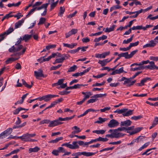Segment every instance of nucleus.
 Masks as SVG:
<instances>
[{
  "label": "nucleus",
  "mask_w": 158,
  "mask_h": 158,
  "mask_svg": "<svg viewBox=\"0 0 158 158\" xmlns=\"http://www.w3.org/2000/svg\"><path fill=\"white\" fill-rule=\"evenodd\" d=\"M20 50H9L10 52H12L13 54L11 55V56H15L17 58L10 57L7 60L5 63L6 64L11 63L12 62L17 60L19 58V56L22 54H23L25 52L26 50H22V52H20Z\"/></svg>",
  "instance_id": "nucleus-1"
},
{
  "label": "nucleus",
  "mask_w": 158,
  "mask_h": 158,
  "mask_svg": "<svg viewBox=\"0 0 158 158\" xmlns=\"http://www.w3.org/2000/svg\"><path fill=\"white\" fill-rule=\"evenodd\" d=\"M133 110H128V108H123L121 110L117 109L114 111V113L122 114L124 117L129 116L133 114Z\"/></svg>",
  "instance_id": "nucleus-2"
},
{
  "label": "nucleus",
  "mask_w": 158,
  "mask_h": 158,
  "mask_svg": "<svg viewBox=\"0 0 158 158\" xmlns=\"http://www.w3.org/2000/svg\"><path fill=\"white\" fill-rule=\"evenodd\" d=\"M137 52V50H135L132 51L130 54H129L128 52L122 53L118 55L120 57H124L125 58L129 59L131 58Z\"/></svg>",
  "instance_id": "nucleus-3"
},
{
  "label": "nucleus",
  "mask_w": 158,
  "mask_h": 158,
  "mask_svg": "<svg viewBox=\"0 0 158 158\" xmlns=\"http://www.w3.org/2000/svg\"><path fill=\"white\" fill-rule=\"evenodd\" d=\"M77 142H73L72 144H70V142L68 143H64L62 144V146H65L66 147L72 149H78L79 148V146L77 144Z\"/></svg>",
  "instance_id": "nucleus-4"
},
{
  "label": "nucleus",
  "mask_w": 158,
  "mask_h": 158,
  "mask_svg": "<svg viewBox=\"0 0 158 158\" xmlns=\"http://www.w3.org/2000/svg\"><path fill=\"white\" fill-rule=\"evenodd\" d=\"M82 94L84 95V98L83 99L77 103V105H81L87 99L89 98L90 96L92 95V93L90 92H82Z\"/></svg>",
  "instance_id": "nucleus-5"
},
{
  "label": "nucleus",
  "mask_w": 158,
  "mask_h": 158,
  "mask_svg": "<svg viewBox=\"0 0 158 158\" xmlns=\"http://www.w3.org/2000/svg\"><path fill=\"white\" fill-rule=\"evenodd\" d=\"M63 122H60L59 118L53 121L50 120V122L48 125L49 127H54L59 125H61L63 123Z\"/></svg>",
  "instance_id": "nucleus-6"
},
{
  "label": "nucleus",
  "mask_w": 158,
  "mask_h": 158,
  "mask_svg": "<svg viewBox=\"0 0 158 158\" xmlns=\"http://www.w3.org/2000/svg\"><path fill=\"white\" fill-rule=\"evenodd\" d=\"M34 75L37 79L39 77H46L47 76L46 75H44L43 73V71L41 69H39L38 71L34 72Z\"/></svg>",
  "instance_id": "nucleus-7"
},
{
  "label": "nucleus",
  "mask_w": 158,
  "mask_h": 158,
  "mask_svg": "<svg viewBox=\"0 0 158 158\" xmlns=\"http://www.w3.org/2000/svg\"><path fill=\"white\" fill-rule=\"evenodd\" d=\"M119 124L117 120L114 119H112L110 121L108 124V126L110 128H113L118 126Z\"/></svg>",
  "instance_id": "nucleus-8"
},
{
  "label": "nucleus",
  "mask_w": 158,
  "mask_h": 158,
  "mask_svg": "<svg viewBox=\"0 0 158 158\" xmlns=\"http://www.w3.org/2000/svg\"><path fill=\"white\" fill-rule=\"evenodd\" d=\"M149 63L150 65L145 66V68H147L150 70H153L154 69L158 70V66H156L155 64V63L154 61H150Z\"/></svg>",
  "instance_id": "nucleus-9"
},
{
  "label": "nucleus",
  "mask_w": 158,
  "mask_h": 158,
  "mask_svg": "<svg viewBox=\"0 0 158 158\" xmlns=\"http://www.w3.org/2000/svg\"><path fill=\"white\" fill-rule=\"evenodd\" d=\"M48 5V4H44L42 5L38 8V10H40L44 8V10L43 12L41 14L42 16H45L46 15L47 12V8Z\"/></svg>",
  "instance_id": "nucleus-10"
},
{
  "label": "nucleus",
  "mask_w": 158,
  "mask_h": 158,
  "mask_svg": "<svg viewBox=\"0 0 158 158\" xmlns=\"http://www.w3.org/2000/svg\"><path fill=\"white\" fill-rule=\"evenodd\" d=\"M156 44L157 42H155L154 40H152L148 44L144 45L143 47V48H144L147 47H154L156 45Z\"/></svg>",
  "instance_id": "nucleus-11"
},
{
  "label": "nucleus",
  "mask_w": 158,
  "mask_h": 158,
  "mask_svg": "<svg viewBox=\"0 0 158 158\" xmlns=\"http://www.w3.org/2000/svg\"><path fill=\"white\" fill-rule=\"evenodd\" d=\"M132 123V122L129 120L121 121L120 123V126L121 127L124 126L125 127H127L130 126Z\"/></svg>",
  "instance_id": "nucleus-12"
},
{
  "label": "nucleus",
  "mask_w": 158,
  "mask_h": 158,
  "mask_svg": "<svg viewBox=\"0 0 158 158\" xmlns=\"http://www.w3.org/2000/svg\"><path fill=\"white\" fill-rule=\"evenodd\" d=\"M52 98V94H48L39 98V100L40 101L44 100L45 101L47 102L49 101Z\"/></svg>",
  "instance_id": "nucleus-13"
},
{
  "label": "nucleus",
  "mask_w": 158,
  "mask_h": 158,
  "mask_svg": "<svg viewBox=\"0 0 158 158\" xmlns=\"http://www.w3.org/2000/svg\"><path fill=\"white\" fill-rule=\"evenodd\" d=\"M98 152V151L94 153L91 152H83L82 155L86 156H90L95 155V154L97 153Z\"/></svg>",
  "instance_id": "nucleus-14"
},
{
  "label": "nucleus",
  "mask_w": 158,
  "mask_h": 158,
  "mask_svg": "<svg viewBox=\"0 0 158 158\" xmlns=\"http://www.w3.org/2000/svg\"><path fill=\"white\" fill-rule=\"evenodd\" d=\"M29 139L28 133H27L22 135V141H23L29 142Z\"/></svg>",
  "instance_id": "nucleus-15"
},
{
  "label": "nucleus",
  "mask_w": 158,
  "mask_h": 158,
  "mask_svg": "<svg viewBox=\"0 0 158 158\" xmlns=\"http://www.w3.org/2000/svg\"><path fill=\"white\" fill-rule=\"evenodd\" d=\"M63 45L64 47H66L70 48H73L75 46H76L77 45L76 43H72L71 44H68L63 43Z\"/></svg>",
  "instance_id": "nucleus-16"
},
{
  "label": "nucleus",
  "mask_w": 158,
  "mask_h": 158,
  "mask_svg": "<svg viewBox=\"0 0 158 158\" xmlns=\"http://www.w3.org/2000/svg\"><path fill=\"white\" fill-rule=\"evenodd\" d=\"M32 37V35H29L28 34L25 35L23 37L22 40H24L25 42H27Z\"/></svg>",
  "instance_id": "nucleus-17"
},
{
  "label": "nucleus",
  "mask_w": 158,
  "mask_h": 158,
  "mask_svg": "<svg viewBox=\"0 0 158 158\" xmlns=\"http://www.w3.org/2000/svg\"><path fill=\"white\" fill-rule=\"evenodd\" d=\"M22 81L23 85H24L26 87L29 89L31 88L33 85V81H31V85H28L24 79H22Z\"/></svg>",
  "instance_id": "nucleus-18"
},
{
  "label": "nucleus",
  "mask_w": 158,
  "mask_h": 158,
  "mask_svg": "<svg viewBox=\"0 0 158 158\" xmlns=\"http://www.w3.org/2000/svg\"><path fill=\"white\" fill-rule=\"evenodd\" d=\"M40 150V148L36 146L33 148H30L29 149V153L32 152H37Z\"/></svg>",
  "instance_id": "nucleus-19"
},
{
  "label": "nucleus",
  "mask_w": 158,
  "mask_h": 158,
  "mask_svg": "<svg viewBox=\"0 0 158 158\" xmlns=\"http://www.w3.org/2000/svg\"><path fill=\"white\" fill-rule=\"evenodd\" d=\"M63 138L62 137H60L56 138L55 139L52 140L48 142L50 143H56L60 140H62Z\"/></svg>",
  "instance_id": "nucleus-20"
},
{
  "label": "nucleus",
  "mask_w": 158,
  "mask_h": 158,
  "mask_svg": "<svg viewBox=\"0 0 158 158\" xmlns=\"http://www.w3.org/2000/svg\"><path fill=\"white\" fill-rule=\"evenodd\" d=\"M98 120L95 121L94 122L95 123L102 124L103 123L105 122L107 119L106 118H102L101 117H99Z\"/></svg>",
  "instance_id": "nucleus-21"
},
{
  "label": "nucleus",
  "mask_w": 158,
  "mask_h": 158,
  "mask_svg": "<svg viewBox=\"0 0 158 158\" xmlns=\"http://www.w3.org/2000/svg\"><path fill=\"white\" fill-rule=\"evenodd\" d=\"M65 59V58L64 56H63L61 58L56 59L53 63V64H54L55 63H62Z\"/></svg>",
  "instance_id": "nucleus-22"
},
{
  "label": "nucleus",
  "mask_w": 158,
  "mask_h": 158,
  "mask_svg": "<svg viewBox=\"0 0 158 158\" xmlns=\"http://www.w3.org/2000/svg\"><path fill=\"white\" fill-rule=\"evenodd\" d=\"M23 22L24 20H23L19 21L15 23V29H16L20 27Z\"/></svg>",
  "instance_id": "nucleus-23"
},
{
  "label": "nucleus",
  "mask_w": 158,
  "mask_h": 158,
  "mask_svg": "<svg viewBox=\"0 0 158 158\" xmlns=\"http://www.w3.org/2000/svg\"><path fill=\"white\" fill-rule=\"evenodd\" d=\"M116 25H113L111 27L109 28H106L105 30V32H109L114 30Z\"/></svg>",
  "instance_id": "nucleus-24"
},
{
  "label": "nucleus",
  "mask_w": 158,
  "mask_h": 158,
  "mask_svg": "<svg viewBox=\"0 0 158 158\" xmlns=\"http://www.w3.org/2000/svg\"><path fill=\"white\" fill-rule=\"evenodd\" d=\"M106 94H95L91 97L94 98H102L103 97H106Z\"/></svg>",
  "instance_id": "nucleus-25"
},
{
  "label": "nucleus",
  "mask_w": 158,
  "mask_h": 158,
  "mask_svg": "<svg viewBox=\"0 0 158 158\" xmlns=\"http://www.w3.org/2000/svg\"><path fill=\"white\" fill-rule=\"evenodd\" d=\"M142 128L139 127L136 128L134 129V131H131L130 135H133L134 134H135L139 132L142 129Z\"/></svg>",
  "instance_id": "nucleus-26"
},
{
  "label": "nucleus",
  "mask_w": 158,
  "mask_h": 158,
  "mask_svg": "<svg viewBox=\"0 0 158 158\" xmlns=\"http://www.w3.org/2000/svg\"><path fill=\"white\" fill-rule=\"evenodd\" d=\"M134 126H131L130 127H125V131H127V133H128L130 134H130H131V132H130V131H131L134 129Z\"/></svg>",
  "instance_id": "nucleus-27"
},
{
  "label": "nucleus",
  "mask_w": 158,
  "mask_h": 158,
  "mask_svg": "<svg viewBox=\"0 0 158 158\" xmlns=\"http://www.w3.org/2000/svg\"><path fill=\"white\" fill-rule=\"evenodd\" d=\"M65 11V8L64 7L61 6L60 8L59 13L58 14V16L60 17L62 16L63 14H64Z\"/></svg>",
  "instance_id": "nucleus-28"
},
{
  "label": "nucleus",
  "mask_w": 158,
  "mask_h": 158,
  "mask_svg": "<svg viewBox=\"0 0 158 158\" xmlns=\"http://www.w3.org/2000/svg\"><path fill=\"white\" fill-rule=\"evenodd\" d=\"M73 142H77V144L78 145L77 143L79 144V145L80 146H82L83 147H85L86 146H88V144H86V143H87V142H85V143H84V142L83 141L80 140L78 141H73Z\"/></svg>",
  "instance_id": "nucleus-29"
},
{
  "label": "nucleus",
  "mask_w": 158,
  "mask_h": 158,
  "mask_svg": "<svg viewBox=\"0 0 158 158\" xmlns=\"http://www.w3.org/2000/svg\"><path fill=\"white\" fill-rule=\"evenodd\" d=\"M106 131L104 130H96L93 131V133H96L97 134H103L105 133Z\"/></svg>",
  "instance_id": "nucleus-30"
},
{
  "label": "nucleus",
  "mask_w": 158,
  "mask_h": 158,
  "mask_svg": "<svg viewBox=\"0 0 158 158\" xmlns=\"http://www.w3.org/2000/svg\"><path fill=\"white\" fill-rule=\"evenodd\" d=\"M77 69V67L76 65H74L73 66L70 67L68 71V72H71L74 71Z\"/></svg>",
  "instance_id": "nucleus-31"
},
{
  "label": "nucleus",
  "mask_w": 158,
  "mask_h": 158,
  "mask_svg": "<svg viewBox=\"0 0 158 158\" xmlns=\"http://www.w3.org/2000/svg\"><path fill=\"white\" fill-rule=\"evenodd\" d=\"M21 3V2H19L18 3H9L7 6L8 7H10L12 6H15V7H17Z\"/></svg>",
  "instance_id": "nucleus-32"
},
{
  "label": "nucleus",
  "mask_w": 158,
  "mask_h": 158,
  "mask_svg": "<svg viewBox=\"0 0 158 158\" xmlns=\"http://www.w3.org/2000/svg\"><path fill=\"white\" fill-rule=\"evenodd\" d=\"M42 2H41L39 1L36 2L35 3V4L34 5H33L32 7L34 8H36V10H38V8H39L40 6L38 7H37V6L40 5L42 4Z\"/></svg>",
  "instance_id": "nucleus-33"
},
{
  "label": "nucleus",
  "mask_w": 158,
  "mask_h": 158,
  "mask_svg": "<svg viewBox=\"0 0 158 158\" xmlns=\"http://www.w3.org/2000/svg\"><path fill=\"white\" fill-rule=\"evenodd\" d=\"M82 155V152H77L73 153L72 154L73 156H75L76 158H78L79 156Z\"/></svg>",
  "instance_id": "nucleus-34"
},
{
  "label": "nucleus",
  "mask_w": 158,
  "mask_h": 158,
  "mask_svg": "<svg viewBox=\"0 0 158 158\" xmlns=\"http://www.w3.org/2000/svg\"><path fill=\"white\" fill-rule=\"evenodd\" d=\"M85 85H87L79 84L75 85H74L73 86V89H79L81 88V86H84Z\"/></svg>",
  "instance_id": "nucleus-35"
},
{
  "label": "nucleus",
  "mask_w": 158,
  "mask_h": 158,
  "mask_svg": "<svg viewBox=\"0 0 158 158\" xmlns=\"http://www.w3.org/2000/svg\"><path fill=\"white\" fill-rule=\"evenodd\" d=\"M151 78L149 77H147L146 78L143 79L141 81V84H142V85H143L144 84V83L146 82L148 80H151Z\"/></svg>",
  "instance_id": "nucleus-36"
},
{
  "label": "nucleus",
  "mask_w": 158,
  "mask_h": 158,
  "mask_svg": "<svg viewBox=\"0 0 158 158\" xmlns=\"http://www.w3.org/2000/svg\"><path fill=\"white\" fill-rule=\"evenodd\" d=\"M58 0L57 1L55 2L52 3V4L50 6V10H52L57 5V3L58 2Z\"/></svg>",
  "instance_id": "nucleus-37"
},
{
  "label": "nucleus",
  "mask_w": 158,
  "mask_h": 158,
  "mask_svg": "<svg viewBox=\"0 0 158 158\" xmlns=\"http://www.w3.org/2000/svg\"><path fill=\"white\" fill-rule=\"evenodd\" d=\"M46 19L44 18L41 17L40 19L39 22L38 23V25L43 24L45 22Z\"/></svg>",
  "instance_id": "nucleus-38"
},
{
  "label": "nucleus",
  "mask_w": 158,
  "mask_h": 158,
  "mask_svg": "<svg viewBox=\"0 0 158 158\" xmlns=\"http://www.w3.org/2000/svg\"><path fill=\"white\" fill-rule=\"evenodd\" d=\"M36 8H33V9H31L30 11L28 13V14L26 15V17L27 18L29 17L36 10Z\"/></svg>",
  "instance_id": "nucleus-39"
},
{
  "label": "nucleus",
  "mask_w": 158,
  "mask_h": 158,
  "mask_svg": "<svg viewBox=\"0 0 158 158\" xmlns=\"http://www.w3.org/2000/svg\"><path fill=\"white\" fill-rule=\"evenodd\" d=\"M50 122V120L49 119H44L41 121H40V124H43L44 123L45 124H49V123Z\"/></svg>",
  "instance_id": "nucleus-40"
},
{
  "label": "nucleus",
  "mask_w": 158,
  "mask_h": 158,
  "mask_svg": "<svg viewBox=\"0 0 158 158\" xmlns=\"http://www.w3.org/2000/svg\"><path fill=\"white\" fill-rule=\"evenodd\" d=\"M114 147H113L110 148H103L100 151V152H102L105 151H108L110 150H112L114 148Z\"/></svg>",
  "instance_id": "nucleus-41"
},
{
  "label": "nucleus",
  "mask_w": 158,
  "mask_h": 158,
  "mask_svg": "<svg viewBox=\"0 0 158 158\" xmlns=\"http://www.w3.org/2000/svg\"><path fill=\"white\" fill-rule=\"evenodd\" d=\"M13 129L12 128H9L5 130L4 132L6 133V134L9 135L11 134L12 132Z\"/></svg>",
  "instance_id": "nucleus-42"
},
{
  "label": "nucleus",
  "mask_w": 158,
  "mask_h": 158,
  "mask_svg": "<svg viewBox=\"0 0 158 158\" xmlns=\"http://www.w3.org/2000/svg\"><path fill=\"white\" fill-rule=\"evenodd\" d=\"M14 31V29L13 28L10 27L9 28L8 30L6 31L4 33H6V34L8 35Z\"/></svg>",
  "instance_id": "nucleus-43"
},
{
  "label": "nucleus",
  "mask_w": 158,
  "mask_h": 158,
  "mask_svg": "<svg viewBox=\"0 0 158 158\" xmlns=\"http://www.w3.org/2000/svg\"><path fill=\"white\" fill-rule=\"evenodd\" d=\"M98 100V99L96 98L90 99L87 101V104H88L90 103H93L97 101Z\"/></svg>",
  "instance_id": "nucleus-44"
},
{
  "label": "nucleus",
  "mask_w": 158,
  "mask_h": 158,
  "mask_svg": "<svg viewBox=\"0 0 158 158\" xmlns=\"http://www.w3.org/2000/svg\"><path fill=\"white\" fill-rule=\"evenodd\" d=\"M56 45H55V44L49 45L46 46V49H53V48H55L56 47Z\"/></svg>",
  "instance_id": "nucleus-45"
},
{
  "label": "nucleus",
  "mask_w": 158,
  "mask_h": 158,
  "mask_svg": "<svg viewBox=\"0 0 158 158\" xmlns=\"http://www.w3.org/2000/svg\"><path fill=\"white\" fill-rule=\"evenodd\" d=\"M133 36L134 35H132L131 36L129 39H127V40H124L123 41V43L127 44L131 42L132 40Z\"/></svg>",
  "instance_id": "nucleus-46"
},
{
  "label": "nucleus",
  "mask_w": 158,
  "mask_h": 158,
  "mask_svg": "<svg viewBox=\"0 0 158 158\" xmlns=\"http://www.w3.org/2000/svg\"><path fill=\"white\" fill-rule=\"evenodd\" d=\"M142 118V116L140 115H139L138 116H133L131 117V119L134 120H137L141 119Z\"/></svg>",
  "instance_id": "nucleus-47"
},
{
  "label": "nucleus",
  "mask_w": 158,
  "mask_h": 158,
  "mask_svg": "<svg viewBox=\"0 0 158 158\" xmlns=\"http://www.w3.org/2000/svg\"><path fill=\"white\" fill-rule=\"evenodd\" d=\"M117 74H119L124 72L123 67H122L118 69L115 70Z\"/></svg>",
  "instance_id": "nucleus-48"
},
{
  "label": "nucleus",
  "mask_w": 158,
  "mask_h": 158,
  "mask_svg": "<svg viewBox=\"0 0 158 158\" xmlns=\"http://www.w3.org/2000/svg\"><path fill=\"white\" fill-rule=\"evenodd\" d=\"M6 35V33L4 32L0 35V42L5 39Z\"/></svg>",
  "instance_id": "nucleus-49"
},
{
  "label": "nucleus",
  "mask_w": 158,
  "mask_h": 158,
  "mask_svg": "<svg viewBox=\"0 0 158 158\" xmlns=\"http://www.w3.org/2000/svg\"><path fill=\"white\" fill-rule=\"evenodd\" d=\"M16 46L17 48V49H26L28 48H27L23 47L22 45L20 44Z\"/></svg>",
  "instance_id": "nucleus-50"
},
{
  "label": "nucleus",
  "mask_w": 158,
  "mask_h": 158,
  "mask_svg": "<svg viewBox=\"0 0 158 158\" xmlns=\"http://www.w3.org/2000/svg\"><path fill=\"white\" fill-rule=\"evenodd\" d=\"M105 81H103V82H102L101 83H96L95 84H94L92 85V86L94 87V86H100L102 85H104L105 83Z\"/></svg>",
  "instance_id": "nucleus-51"
},
{
  "label": "nucleus",
  "mask_w": 158,
  "mask_h": 158,
  "mask_svg": "<svg viewBox=\"0 0 158 158\" xmlns=\"http://www.w3.org/2000/svg\"><path fill=\"white\" fill-rule=\"evenodd\" d=\"M70 120V119L69 117H67L64 118H62L61 117L59 118V120L60 121V122L62 121H68Z\"/></svg>",
  "instance_id": "nucleus-52"
},
{
  "label": "nucleus",
  "mask_w": 158,
  "mask_h": 158,
  "mask_svg": "<svg viewBox=\"0 0 158 158\" xmlns=\"http://www.w3.org/2000/svg\"><path fill=\"white\" fill-rule=\"evenodd\" d=\"M106 74V73H102L98 75L97 76L93 75V77L94 78H99L104 76Z\"/></svg>",
  "instance_id": "nucleus-53"
},
{
  "label": "nucleus",
  "mask_w": 158,
  "mask_h": 158,
  "mask_svg": "<svg viewBox=\"0 0 158 158\" xmlns=\"http://www.w3.org/2000/svg\"><path fill=\"white\" fill-rule=\"evenodd\" d=\"M70 92V91H67L66 90L65 91H61L59 92V94L62 95H67L69 94Z\"/></svg>",
  "instance_id": "nucleus-54"
},
{
  "label": "nucleus",
  "mask_w": 158,
  "mask_h": 158,
  "mask_svg": "<svg viewBox=\"0 0 158 158\" xmlns=\"http://www.w3.org/2000/svg\"><path fill=\"white\" fill-rule=\"evenodd\" d=\"M98 139L99 141H102L103 142H106L108 140V139L106 137L103 138L101 137H98Z\"/></svg>",
  "instance_id": "nucleus-55"
},
{
  "label": "nucleus",
  "mask_w": 158,
  "mask_h": 158,
  "mask_svg": "<svg viewBox=\"0 0 158 158\" xmlns=\"http://www.w3.org/2000/svg\"><path fill=\"white\" fill-rule=\"evenodd\" d=\"M13 17L17 18V19H19L20 17L23 16V15H21V14L20 13H18L15 15H13Z\"/></svg>",
  "instance_id": "nucleus-56"
},
{
  "label": "nucleus",
  "mask_w": 158,
  "mask_h": 158,
  "mask_svg": "<svg viewBox=\"0 0 158 158\" xmlns=\"http://www.w3.org/2000/svg\"><path fill=\"white\" fill-rule=\"evenodd\" d=\"M62 65L60 64L58 65L57 66H52L51 67L50 70H55L58 68H59Z\"/></svg>",
  "instance_id": "nucleus-57"
},
{
  "label": "nucleus",
  "mask_w": 158,
  "mask_h": 158,
  "mask_svg": "<svg viewBox=\"0 0 158 158\" xmlns=\"http://www.w3.org/2000/svg\"><path fill=\"white\" fill-rule=\"evenodd\" d=\"M122 143V141L120 140H119L116 142H111L109 143V144H112V145H117L119 144Z\"/></svg>",
  "instance_id": "nucleus-58"
},
{
  "label": "nucleus",
  "mask_w": 158,
  "mask_h": 158,
  "mask_svg": "<svg viewBox=\"0 0 158 158\" xmlns=\"http://www.w3.org/2000/svg\"><path fill=\"white\" fill-rule=\"evenodd\" d=\"M99 111V110H95L94 109L90 108V109H88V110H86L85 111H86V112L87 114L89 112H97L98 111Z\"/></svg>",
  "instance_id": "nucleus-59"
},
{
  "label": "nucleus",
  "mask_w": 158,
  "mask_h": 158,
  "mask_svg": "<svg viewBox=\"0 0 158 158\" xmlns=\"http://www.w3.org/2000/svg\"><path fill=\"white\" fill-rule=\"evenodd\" d=\"M132 30H140L141 29V26H133L131 28Z\"/></svg>",
  "instance_id": "nucleus-60"
},
{
  "label": "nucleus",
  "mask_w": 158,
  "mask_h": 158,
  "mask_svg": "<svg viewBox=\"0 0 158 158\" xmlns=\"http://www.w3.org/2000/svg\"><path fill=\"white\" fill-rule=\"evenodd\" d=\"M110 54V52L109 51L105 52L103 53H102V58H105L106 56L109 55Z\"/></svg>",
  "instance_id": "nucleus-61"
},
{
  "label": "nucleus",
  "mask_w": 158,
  "mask_h": 158,
  "mask_svg": "<svg viewBox=\"0 0 158 158\" xmlns=\"http://www.w3.org/2000/svg\"><path fill=\"white\" fill-rule=\"evenodd\" d=\"M125 135V134H123L120 132H118L117 134H116V135L115 137V138H118L119 137H122Z\"/></svg>",
  "instance_id": "nucleus-62"
},
{
  "label": "nucleus",
  "mask_w": 158,
  "mask_h": 158,
  "mask_svg": "<svg viewBox=\"0 0 158 158\" xmlns=\"http://www.w3.org/2000/svg\"><path fill=\"white\" fill-rule=\"evenodd\" d=\"M6 136V133L4 131L0 134V139H2L5 138Z\"/></svg>",
  "instance_id": "nucleus-63"
},
{
  "label": "nucleus",
  "mask_w": 158,
  "mask_h": 158,
  "mask_svg": "<svg viewBox=\"0 0 158 158\" xmlns=\"http://www.w3.org/2000/svg\"><path fill=\"white\" fill-rule=\"evenodd\" d=\"M58 150L59 153L62 152L64 153L65 152V151L64 148L62 147H60L58 148Z\"/></svg>",
  "instance_id": "nucleus-64"
}]
</instances>
